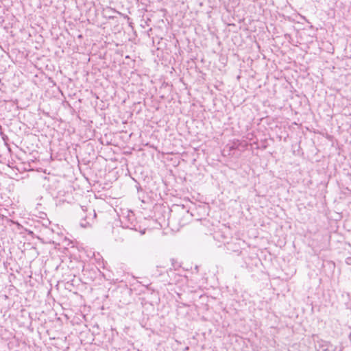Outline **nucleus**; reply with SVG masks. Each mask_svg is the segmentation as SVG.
Returning a JSON list of instances; mask_svg holds the SVG:
<instances>
[{
  "label": "nucleus",
  "instance_id": "nucleus-1",
  "mask_svg": "<svg viewBox=\"0 0 351 351\" xmlns=\"http://www.w3.org/2000/svg\"><path fill=\"white\" fill-rule=\"evenodd\" d=\"M81 221L80 226L82 228H88L92 226L96 218V213L92 205L81 206Z\"/></svg>",
  "mask_w": 351,
  "mask_h": 351
},
{
  "label": "nucleus",
  "instance_id": "nucleus-2",
  "mask_svg": "<svg viewBox=\"0 0 351 351\" xmlns=\"http://www.w3.org/2000/svg\"><path fill=\"white\" fill-rule=\"evenodd\" d=\"M120 220L125 228L136 231L138 230L136 224L135 223L136 219L134 213L132 211L130 210H123L120 215Z\"/></svg>",
  "mask_w": 351,
  "mask_h": 351
},
{
  "label": "nucleus",
  "instance_id": "nucleus-3",
  "mask_svg": "<svg viewBox=\"0 0 351 351\" xmlns=\"http://www.w3.org/2000/svg\"><path fill=\"white\" fill-rule=\"evenodd\" d=\"M316 348L317 351H335L336 349L330 342L322 339L317 341Z\"/></svg>",
  "mask_w": 351,
  "mask_h": 351
},
{
  "label": "nucleus",
  "instance_id": "nucleus-4",
  "mask_svg": "<svg viewBox=\"0 0 351 351\" xmlns=\"http://www.w3.org/2000/svg\"><path fill=\"white\" fill-rule=\"evenodd\" d=\"M45 229H44V231H45V234H50L51 233L53 232L52 230H51L50 228H47V224H45Z\"/></svg>",
  "mask_w": 351,
  "mask_h": 351
},
{
  "label": "nucleus",
  "instance_id": "nucleus-5",
  "mask_svg": "<svg viewBox=\"0 0 351 351\" xmlns=\"http://www.w3.org/2000/svg\"><path fill=\"white\" fill-rule=\"evenodd\" d=\"M145 231V229H144L143 230H139V232L141 233V234H144Z\"/></svg>",
  "mask_w": 351,
  "mask_h": 351
},
{
  "label": "nucleus",
  "instance_id": "nucleus-6",
  "mask_svg": "<svg viewBox=\"0 0 351 351\" xmlns=\"http://www.w3.org/2000/svg\"><path fill=\"white\" fill-rule=\"evenodd\" d=\"M234 145H232L230 147V149H234Z\"/></svg>",
  "mask_w": 351,
  "mask_h": 351
},
{
  "label": "nucleus",
  "instance_id": "nucleus-7",
  "mask_svg": "<svg viewBox=\"0 0 351 351\" xmlns=\"http://www.w3.org/2000/svg\"><path fill=\"white\" fill-rule=\"evenodd\" d=\"M46 222H47V224L50 223V222L49 221H47Z\"/></svg>",
  "mask_w": 351,
  "mask_h": 351
}]
</instances>
